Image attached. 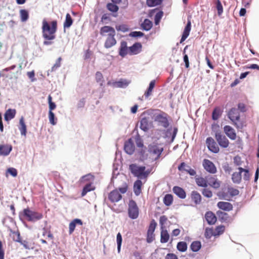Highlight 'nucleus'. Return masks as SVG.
<instances>
[{
	"label": "nucleus",
	"mask_w": 259,
	"mask_h": 259,
	"mask_svg": "<svg viewBox=\"0 0 259 259\" xmlns=\"http://www.w3.org/2000/svg\"><path fill=\"white\" fill-rule=\"evenodd\" d=\"M128 186L125 183L122 187L115 189L111 191L108 195V198L112 203H116L122 199L121 194H124L127 191Z\"/></svg>",
	"instance_id": "3"
},
{
	"label": "nucleus",
	"mask_w": 259,
	"mask_h": 259,
	"mask_svg": "<svg viewBox=\"0 0 259 259\" xmlns=\"http://www.w3.org/2000/svg\"><path fill=\"white\" fill-rule=\"evenodd\" d=\"M162 0H147V5L149 7H154L161 4Z\"/></svg>",
	"instance_id": "45"
},
{
	"label": "nucleus",
	"mask_w": 259,
	"mask_h": 259,
	"mask_svg": "<svg viewBox=\"0 0 259 259\" xmlns=\"http://www.w3.org/2000/svg\"><path fill=\"white\" fill-rule=\"evenodd\" d=\"M23 215L29 222H35L42 218L41 213L31 210L29 208L23 209Z\"/></svg>",
	"instance_id": "6"
},
{
	"label": "nucleus",
	"mask_w": 259,
	"mask_h": 259,
	"mask_svg": "<svg viewBox=\"0 0 259 259\" xmlns=\"http://www.w3.org/2000/svg\"><path fill=\"white\" fill-rule=\"evenodd\" d=\"M100 33L102 36H109L111 35H115V30L111 26H104L101 28Z\"/></svg>",
	"instance_id": "13"
},
{
	"label": "nucleus",
	"mask_w": 259,
	"mask_h": 259,
	"mask_svg": "<svg viewBox=\"0 0 259 259\" xmlns=\"http://www.w3.org/2000/svg\"><path fill=\"white\" fill-rule=\"evenodd\" d=\"M191 27V23L190 21H188L186 26L185 27L184 30L180 40V43H182L188 37L189 35Z\"/></svg>",
	"instance_id": "20"
},
{
	"label": "nucleus",
	"mask_w": 259,
	"mask_h": 259,
	"mask_svg": "<svg viewBox=\"0 0 259 259\" xmlns=\"http://www.w3.org/2000/svg\"><path fill=\"white\" fill-rule=\"evenodd\" d=\"M20 16L22 22H26L29 18V13L27 10L21 9L20 10Z\"/></svg>",
	"instance_id": "38"
},
{
	"label": "nucleus",
	"mask_w": 259,
	"mask_h": 259,
	"mask_svg": "<svg viewBox=\"0 0 259 259\" xmlns=\"http://www.w3.org/2000/svg\"><path fill=\"white\" fill-rule=\"evenodd\" d=\"M224 131L226 135L231 140H234L236 138V134L234 129L230 125H225Z\"/></svg>",
	"instance_id": "15"
},
{
	"label": "nucleus",
	"mask_w": 259,
	"mask_h": 259,
	"mask_svg": "<svg viewBox=\"0 0 259 259\" xmlns=\"http://www.w3.org/2000/svg\"><path fill=\"white\" fill-rule=\"evenodd\" d=\"M124 149L125 152L129 155H132L134 153L135 146L132 139H129L127 141L125 142Z\"/></svg>",
	"instance_id": "12"
},
{
	"label": "nucleus",
	"mask_w": 259,
	"mask_h": 259,
	"mask_svg": "<svg viewBox=\"0 0 259 259\" xmlns=\"http://www.w3.org/2000/svg\"><path fill=\"white\" fill-rule=\"evenodd\" d=\"M129 169L134 176L139 178H147L150 173L148 170L145 171V166H139L136 164L130 165Z\"/></svg>",
	"instance_id": "5"
},
{
	"label": "nucleus",
	"mask_w": 259,
	"mask_h": 259,
	"mask_svg": "<svg viewBox=\"0 0 259 259\" xmlns=\"http://www.w3.org/2000/svg\"><path fill=\"white\" fill-rule=\"evenodd\" d=\"M150 123L147 117H143L140 121V128L145 132H147L150 128Z\"/></svg>",
	"instance_id": "28"
},
{
	"label": "nucleus",
	"mask_w": 259,
	"mask_h": 259,
	"mask_svg": "<svg viewBox=\"0 0 259 259\" xmlns=\"http://www.w3.org/2000/svg\"><path fill=\"white\" fill-rule=\"evenodd\" d=\"M165 259H178V257L175 254L169 253L166 254Z\"/></svg>",
	"instance_id": "64"
},
{
	"label": "nucleus",
	"mask_w": 259,
	"mask_h": 259,
	"mask_svg": "<svg viewBox=\"0 0 259 259\" xmlns=\"http://www.w3.org/2000/svg\"><path fill=\"white\" fill-rule=\"evenodd\" d=\"M156 223L154 221V220H153L152 221H151V222L149 226V228L147 231V232L154 233L155 228H156Z\"/></svg>",
	"instance_id": "57"
},
{
	"label": "nucleus",
	"mask_w": 259,
	"mask_h": 259,
	"mask_svg": "<svg viewBox=\"0 0 259 259\" xmlns=\"http://www.w3.org/2000/svg\"><path fill=\"white\" fill-rule=\"evenodd\" d=\"M128 217L132 219H136L139 214V209L136 202L131 200L128 203Z\"/></svg>",
	"instance_id": "7"
},
{
	"label": "nucleus",
	"mask_w": 259,
	"mask_h": 259,
	"mask_svg": "<svg viewBox=\"0 0 259 259\" xmlns=\"http://www.w3.org/2000/svg\"><path fill=\"white\" fill-rule=\"evenodd\" d=\"M115 28L117 31H121L123 32H125L128 30V28H127L126 26L124 24L116 25Z\"/></svg>",
	"instance_id": "59"
},
{
	"label": "nucleus",
	"mask_w": 259,
	"mask_h": 259,
	"mask_svg": "<svg viewBox=\"0 0 259 259\" xmlns=\"http://www.w3.org/2000/svg\"><path fill=\"white\" fill-rule=\"evenodd\" d=\"M155 239L154 233L147 232L146 241L148 243H151Z\"/></svg>",
	"instance_id": "56"
},
{
	"label": "nucleus",
	"mask_w": 259,
	"mask_h": 259,
	"mask_svg": "<svg viewBox=\"0 0 259 259\" xmlns=\"http://www.w3.org/2000/svg\"><path fill=\"white\" fill-rule=\"evenodd\" d=\"M42 33L44 38L46 40L44 42L45 45H50L52 42L50 40H53L56 38V32L57 30V21L54 20L52 21L50 24L46 19L42 21Z\"/></svg>",
	"instance_id": "2"
},
{
	"label": "nucleus",
	"mask_w": 259,
	"mask_h": 259,
	"mask_svg": "<svg viewBox=\"0 0 259 259\" xmlns=\"http://www.w3.org/2000/svg\"><path fill=\"white\" fill-rule=\"evenodd\" d=\"M153 26L151 21L148 19H145L144 22L141 24L142 28L146 31L150 30Z\"/></svg>",
	"instance_id": "32"
},
{
	"label": "nucleus",
	"mask_w": 259,
	"mask_h": 259,
	"mask_svg": "<svg viewBox=\"0 0 259 259\" xmlns=\"http://www.w3.org/2000/svg\"><path fill=\"white\" fill-rule=\"evenodd\" d=\"M206 220L208 224L213 225L217 221V217L214 213L211 211H207L205 215Z\"/></svg>",
	"instance_id": "24"
},
{
	"label": "nucleus",
	"mask_w": 259,
	"mask_h": 259,
	"mask_svg": "<svg viewBox=\"0 0 259 259\" xmlns=\"http://www.w3.org/2000/svg\"><path fill=\"white\" fill-rule=\"evenodd\" d=\"M174 193L181 199H185L186 197V194L185 190L179 186H175L172 189Z\"/></svg>",
	"instance_id": "23"
},
{
	"label": "nucleus",
	"mask_w": 259,
	"mask_h": 259,
	"mask_svg": "<svg viewBox=\"0 0 259 259\" xmlns=\"http://www.w3.org/2000/svg\"><path fill=\"white\" fill-rule=\"evenodd\" d=\"M115 35H111V36H107L104 43L105 48L108 49L114 46L116 44V40L115 38Z\"/></svg>",
	"instance_id": "22"
},
{
	"label": "nucleus",
	"mask_w": 259,
	"mask_h": 259,
	"mask_svg": "<svg viewBox=\"0 0 259 259\" xmlns=\"http://www.w3.org/2000/svg\"><path fill=\"white\" fill-rule=\"evenodd\" d=\"M62 60L61 57H59L56 61L55 64L51 68V71H55L58 68L61 66V62Z\"/></svg>",
	"instance_id": "55"
},
{
	"label": "nucleus",
	"mask_w": 259,
	"mask_h": 259,
	"mask_svg": "<svg viewBox=\"0 0 259 259\" xmlns=\"http://www.w3.org/2000/svg\"><path fill=\"white\" fill-rule=\"evenodd\" d=\"M203 195L207 198H210L212 196V192L208 189H204L202 192Z\"/></svg>",
	"instance_id": "58"
},
{
	"label": "nucleus",
	"mask_w": 259,
	"mask_h": 259,
	"mask_svg": "<svg viewBox=\"0 0 259 259\" xmlns=\"http://www.w3.org/2000/svg\"><path fill=\"white\" fill-rule=\"evenodd\" d=\"M221 115V110L219 108H215L212 114V118L213 120H217Z\"/></svg>",
	"instance_id": "51"
},
{
	"label": "nucleus",
	"mask_w": 259,
	"mask_h": 259,
	"mask_svg": "<svg viewBox=\"0 0 259 259\" xmlns=\"http://www.w3.org/2000/svg\"><path fill=\"white\" fill-rule=\"evenodd\" d=\"M107 8L109 11L112 12H116L119 9V8L117 5L112 3L108 4L107 5Z\"/></svg>",
	"instance_id": "49"
},
{
	"label": "nucleus",
	"mask_w": 259,
	"mask_h": 259,
	"mask_svg": "<svg viewBox=\"0 0 259 259\" xmlns=\"http://www.w3.org/2000/svg\"><path fill=\"white\" fill-rule=\"evenodd\" d=\"M169 235L166 230H162L160 234V242L165 243L168 241Z\"/></svg>",
	"instance_id": "31"
},
{
	"label": "nucleus",
	"mask_w": 259,
	"mask_h": 259,
	"mask_svg": "<svg viewBox=\"0 0 259 259\" xmlns=\"http://www.w3.org/2000/svg\"><path fill=\"white\" fill-rule=\"evenodd\" d=\"M196 183L198 186L206 187L207 186V177L204 178L199 177L196 179Z\"/></svg>",
	"instance_id": "33"
},
{
	"label": "nucleus",
	"mask_w": 259,
	"mask_h": 259,
	"mask_svg": "<svg viewBox=\"0 0 259 259\" xmlns=\"http://www.w3.org/2000/svg\"><path fill=\"white\" fill-rule=\"evenodd\" d=\"M127 54H128V48L127 46V42L125 41H122L120 42L119 55L122 57H124Z\"/></svg>",
	"instance_id": "18"
},
{
	"label": "nucleus",
	"mask_w": 259,
	"mask_h": 259,
	"mask_svg": "<svg viewBox=\"0 0 259 259\" xmlns=\"http://www.w3.org/2000/svg\"><path fill=\"white\" fill-rule=\"evenodd\" d=\"M49 118L50 122L52 125H55L56 124L57 122H56V120H57V119L55 118V114L53 112V111H49Z\"/></svg>",
	"instance_id": "53"
},
{
	"label": "nucleus",
	"mask_w": 259,
	"mask_h": 259,
	"mask_svg": "<svg viewBox=\"0 0 259 259\" xmlns=\"http://www.w3.org/2000/svg\"><path fill=\"white\" fill-rule=\"evenodd\" d=\"M238 170H240L241 174L243 172V179L245 181H248L249 179L250 178V174L249 172V170L243 168L242 167H239Z\"/></svg>",
	"instance_id": "44"
},
{
	"label": "nucleus",
	"mask_w": 259,
	"mask_h": 259,
	"mask_svg": "<svg viewBox=\"0 0 259 259\" xmlns=\"http://www.w3.org/2000/svg\"><path fill=\"white\" fill-rule=\"evenodd\" d=\"M177 249L181 252H185L187 249V244L186 242L181 241L178 243Z\"/></svg>",
	"instance_id": "42"
},
{
	"label": "nucleus",
	"mask_w": 259,
	"mask_h": 259,
	"mask_svg": "<svg viewBox=\"0 0 259 259\" xmlns=\"http://www.w3.org/2000/svg\"><path fill=\"white\" fill-rule=\"evenodd\" d=\"M173 202V196L171 194H166L163 198V203L166 206H170Z\"/></svg>",
	"instance_id": "39"
},
{
	"label": "nucleus",
	"mask_w": 259,
	"mask_h": 259,
	"mask_svg": "<svg viewBox=\"0 0 259 259\" xmlns=\"http://www.w3.org/2000/svg\"><path fill=\"white\" fill-rule=\"evenodd\" d=\"M187 168L186 169H185V171H186L190 175L194 176L196 174V172L194 169L191 168L189 166H187Z\"/></svg>",
	"instance_id": "63"
},
{
	"label": "nucleus",
	"mask_w": 259,
	"mask_h": 259,
	"mask_svg": "<svg viewBox=\"0 0 259 259\" xmlns=\"http://www.w3.org/2000/svg\"><path fill=\"white\" fill-rule=\"evenodd\" d=\"M12 149L11 145H0V155L7 156L9 154Z\"/></svg>",
	"instance_id": "25"
},
{
	"label": "nucleus",
	"mask_w": 259,
	"mask_h": 259,
	"mask_svg": "<svg viewBox=\"0 0 259 259\" xmlns=\"http://www.w3.org/2000/svg\"><path fill=\"white\" fill-rule=\"evenodd\" d=\"M155 80H153L151 81L149 84V88H148L146 92L144 94V96L146 98H148L150 95H151L153 90L155 87Z\"/></svg>",
	"instance_id": "37"
},
{
	"label": "nucleus",
	"mask_w": 259,
	"mask_h": 259,
	"mask_svg": "<svg viewBox=\"0 0 259 259\" xmlns=\"http://www.w3.org/2000/svg\"><path fill=\"white\" fill-rule=\"evenodd\" d=\"M215 138L219 145L222 148H227L229 145V141L227 138L221 134L220 131H217L215 133Z\"/></svg>",
	"instance_id": "9"
},
{
	"label": "nucleus",
	"mask_w": 259,
	"mask_h": 259,
	"mask_svg": "<svg viewBox=\"0 0 259 259\" xmlns=\"http://www.w3.org/2000/svg\"><path fill=\"white\" fill-rule=\"evenodd\" d=\"M228 192L231 196H237L239 193V191L238 189L232 187L228 188Z\"/></svg>",
	"instance_id": "54"
},
{
	"label": "nucleus",
	"mask_w": 259,
	"mask_h": 259,
	"mask_svg": "<svg viewBox=\"0 0 259 259\" xmlns=\"http://www.w3.org/2000/svg\"><path fill=\"white\" fill-rule=\"evenodd\" d=\"M216 8L218 11V14L221 16L223 12V7L220 0H217L216 3Z\"/></svg>",
	"instance_id": "52"
},
{
	"label": "nucleus",
	"mask_w": 259,
	"mask_h": 259,
	"mask_svg": "<svg viewBox=\"0 0 259 259\" xmlns=\"http://www.w3.org/2000/svg\"><path fill=\"white\" fill-rule=\"evenodd\" d=\"M207 185H209L214 189H218L220 187L221 182L215 177H207Z\"/></svg>",
	"instance_id": "16"
},
{
	"label": "nucleus",
	"mask_w": 259,
	"mask_h": 259,
	"mask_svg": "<svg viewBox=\"0 0 259 259\" xmlns=\"http://www.w3.org/2000/svg\"><path fill=\"white\" fill-rule=\"evenodd\" d=\"M73 23V19L69 13L66 15L65 20L63 24L64 29L66 28H69Z\"/></svg>",
	"instance_id": "35"
},
{
	"label": "nucleus",
	"mask_w": 259,
	"mask_h": 259,
	"mask_svg": "<svg viewBox=\"0 0 259 259\" xmlns=\"http://www.w3.org/2000/svg\"><path fill=\"white\" fill-rule=\"evenodd\" d=\"M217 206L224 211H229L233 209V205L228 202L220 201L217 203Z\"/></svg>",
	"instance_id": "17"
},
{
	"label": "nucleus",
	"mask_w": 259,
	"mask_h": 259,
	"mask_svg": "<svg viewBox=\"0 0 259 259\" xmlns=\"http://www.w3.org/2000/svg\"><path fill=\"white\" fill-rule=\"evenodd\" d=\"M201 247V242L199 241H193L190 246L191 250L194 252L198 251Z\"/></svg>",
	"instance_id": "40"
},
{
	"label": "nucleus",
	"mask_w": 259,
	"mask_h": 259,
	"mask_svg": "<svg viewBox=\"0 0 259 259\" xmlns=\"http://www.w3.org/2000/svg\"><path fill=\"white\" fill-rule=\"evenodd\" d=\"M191 198L196 205L199 204L201 201L200 194L196 191H193L191 192Z\"/></svg>",
	"instance_id": "29"
},
{
	"label": "nucleus",
	"mask_w": 259,
	"mask_h": 259,
	"mask_svg": "<svg viewBox=\"0 0 259 259\" xmlns=\"http://www.w3.org/2000/svg\"><path fill=\"white\" fill-rule=\"evenodd\" d=\"M130 35L132 37H141L144 35V33L141 31H133L130 34Z\"/></svg>",
	"instance_id": "62"
},
{
	"label": "nucleus",
	"mask_w": 259,
	"mask_h": 259,
	"mask_svg": "<svg viewBox=\"0 0 259 259\" xmlns=\"http://www.w3.org/2000/svg\"><path fill=\"white\" fill-rule=\"evenodd\" d=\"M191 27V23L190 21H188L186 26L185 27L184 30L180 40V43H182L188 37L189 35Z\"/></svg>",
	"instance_id": "21"
},
{
	"label": "nucleus",
	"mask_w": 259,
	"mask_h": 259,
	"mask_svg": "<svg viewBox=\"0 0 259 259\" xmlns=\"http://www.w3.org/2000/svg\"><path fill=\"white\" fill-rule=\"evenodd\" d=\"M142 49V45L140 42H136L132 46L128 48V54L135 55L139 54Z\"/></svg>",
	"instance_id": "14"
},
{
	"label": "nucleus",
	"mask_w": 259,
	"mask_h": 259,
	"mask_svg": "<svg viewBox=\"0 0 259 259\" xmlns=\"http://www.w3.org/2000/svg\"><path fill=\"white\" fill-rule=\"evenodd\" d=\"M244 69H256L259 70V65L256 64H252L251 65H248L245 66L244 67Z\"/></svg>",
	"instance_id": "61"
},
{
	"label": "nucleus",
	"mask_w": 259,
	"mask_h": 259,
	"mask_svg": "<svg viewBox=\"0 0 259 259\" xmlns=\"http://www.w3.org/2000/svg\"><path fill=\"white\" fill-rule=\"evenodd\" d=\"M204 236L205 238L209 239L212 236H214V232L212 229L206 228L205 231Z\"/></svg>",
	"instance_id": "47"
},
{
	"label": "nucleus",
	"mask_w": 259,
	"mask_h": 259,
	"mask_svg": "<svg viewBox=\"0 0 259 259\" xmlns=\"http://www.w3.org/2000/svg\"><path fill=\"white\" fill-rule=\"evenodd\" d=\"M122 241V236L120 233H118L117 234V236H116V241H117V251H118V253H119L120 252Z\"/></svg>",
	"instance_id": "46"
},
{
	"label": "nucleus",
	"mask_w": 259,
	"mask_h": 259,
	"mask_svg": "<svg viewBox=\"0 0 259 259\" xmlns=\"http://www.w3.org/2000/svg\"><path fill=\"white\" fill-rule=\"evenodd\" d=\"M95 78L96 81L100 84L101 86L103 85L104 80L103 76L101 72L98 71L96 73Z\"/></svg>",
	"instance_id": "43"
},
{
	"label": "nucleus",
	"mask_w": 259,
	"mask_h": 259,
	"mask_svg": "<svg viewBox=\"0 0 259 259\" xmlns=\"http://www.w3.org/2000/svg\"><path fill=\"white\" fill-rule=\"evenodd\" d=\"M11 236L14 241L18 242L21 241L20 234L19 232L12 231Z\"/></svg>",
	"instance_id": "50"
},
{
	"label": "nucleus",
	"mask_w": 259,
	"mask_h": 259,
	"mask_svg": "<svg viewBox=\"0 0 259 259\" xmlns=\"http://www.w3.org/2000/svg\"><path fill=\"white\" fill-rule=\"evenodd\" d=\"M202 165L204 168L210 174H214L217 171V167L214 163L208 159H204L203 160Z\"/></svg>",
	"instance_id": "11"
},
{
	"label": "nucleus",
	"mask_w": 259,
	"mask_h": 259,
	"mask_svg": "<svg viewBox=\"0 0 259 259\" xmlns=\"http://www.w3.org/2000/svg\"><path fill=\"white\" fill-rule=\"evenodd\" d=\"M241 172L240 170L235 172L232 175V180L234 183L239 184L241 181Z\"/></svg>",
	"instance_id": "34"
},
{
	"label": "nucleus",
	"mask_w": 259,
	"mask_h": 259,
	"mask_svg": "<svg viewBox=\"0 0 259 259\" xmlns=\"http://www.w3.org/2000/svg\"><path fill=\"white\" fill-rule=\"evenodd\" d=\"M168 115L167 113L161 112L156 114L155 116V121L158 123V124L164 128L168 127L169 123L168 120Z\"/></svg>",
	"instance_id": "8"
},
{
	"label": "nucleus",
	"mask_w": 259,
	"mask_h": 259,
	"mask_svg": "<svg viewBox=\"0 0 259 259\" xmlns=\"http://www.w3.org/2000/svg\"><path fill=\"white\" fill-rule=\"evenodd\" d=\"M7 172L14 177H16L18 174L17 169L13 167L9 168L7 169Z\"/></svg>",
	"instance_id": "60"
},
{
	"label": "nucleus",
	"mask_w": 259,
	"mask_h": 259,
	"mask_svg": "<svg viewBox=\"0 0 259 259\" xmlns=\"http://www.w3.org/2000/svg\"><path fill=\"white\" fill-rule=\"evenodd\" d=\"M19 130L20 131L21 135L26 137L27 133V127L25 123L24 118L23 116H22L19 120Z\"/></svg>",
	"instance_id": "27"
},
{
	"label": "nucleus",
	"mask_w": 259,
	"mask_h": 259,
	"mask_svg": "<svg viewBox=\"0 0 259 259\" xmlns=\"http://www.w3.org/2000/svg\"><path fill=\"white\" fill-rule=\"evenodd\" d=\"M163 151L162 147H159L157 144L153 143L148 145L147 149H141L139 154L142 160L149 159L153 161L160 158Z\"/></svg>",
	"instance_id": "1"
},
{
	"label": "nucleus",
	"mask_w": 259,
	"mask_h": 259,
	"mask_svg": "<svg viewBox=\"0 0 259 259\" xmlns=\"http://www.w3.org/2000/svg\"><path fill=\"white\" fill-rule=\"evenodd\" d=\"M95 189V187L93 186L92 183L87 184L83 188L81 192V196H85L88 192L93 191Z\"/></svg>",
	"instance_id": "36"
},
{
	"label": "nucleus",
	"mask_w": 259,
	"mask_h": 259,
	"mask_svg": "<svg viewBox=\"0 0 259 259\" xmlns=\"http://www.w3.org/2000/svg\"><path fill=\"white\" fill-rule=\"evenodd\" d=\"M16 114V110L15 109H8L4 115L5 120L7 121L11 120L15 117Z\"/></svg>",
	"instance_id": "26"
},
{
	"label": "nucleus",
	"mask_w": 259,
	"mask_h": 259,
	"mask_svg": "<svg viewBox=\"0 0 259 259\" xmlns=\"http://www.w3.org/2000/svg\"><path fill=\"white\" fill-rule=\"evenodd\" d=\"M206 144L209 151L214 153H218L220 151L219 146L215 142L214 140L211 137H208L206 140Z\"/></svg>",
	"instance_id": "10"
},
{
	"label": "nucleus",
	"mask_w": 259,
	"mask_h": 259,
	"mask_svg": "<svg viewBox=\"0 0 259 259\" xmlns=\"http://www.w3.org/2000/svg\"><path fill=\"white\" fill-rule=\"evenodd\" d=\"M142 182L141 180H138L134 183V191L136 195L138 196L141 193Z\"/></svg>",
	"instance_id": "30"
},
{
	"label": "nucleus",
	"mask_w": 259,
	"mask_h": 259,
	"mask_svg": "<svg viewBox=\"0 0 259 259\" xmlns=\"http://www.w3.org/2000/svg\"><path fill=\"white\" fill-rule=\"evenodd\" d=\"M217 214L222 221L225 222L229 221L230 217L228 213L222 211H218Z\"/></svg>",
	"instance_id": "41"
},
{
	"label": "nucleus",
	"mask_w": 259,
	"mask_h": 259,
	"mask_svg": "<svg viewBox=\"0 0 259 259\" xmlns=\"http://www.w3.org/2000/svg\"><path fill=\"white\" fill-rule=\"evenodd\" d=\"M228 116L237 128L242 129L245 125L243 122L240 121V113L236 108L231 109L228 112Z\"/></svg>",
	"instance_id": "4"
},
{
	"label": "nucleus",
	"mask_w": 259,
	"mask_h": 259,
	"mask_svg": "<svg viewBox=\"0 0 259 259\" xmlns=\"http://www.w3.org/2000/svg\"><path fill=\"white\" fill-rule=\"evenodd\" d=\"M83 224L82 221L79 219H75L73 220L69 225V233L71 234L74 231L75 227L77 225L82 226Z\"/></svg>",
	"instance_id": "19"
},
{
	"label": "nucleus",
	"mask_w": 259,
	"mask_h": 259,
	"mask_svg": "<svg viewBox=\"0 0 259 259\" xmlns=\"http://www.w3.org/2000/svg\"><path fill=\"white\" fill-rule=\"evenodd\" d=\"M225 231V227L224 226H219L215 228L214 232V236H219L223 234Z\"/></svg>",
	"instance_id": "48"
}]
</instances>
